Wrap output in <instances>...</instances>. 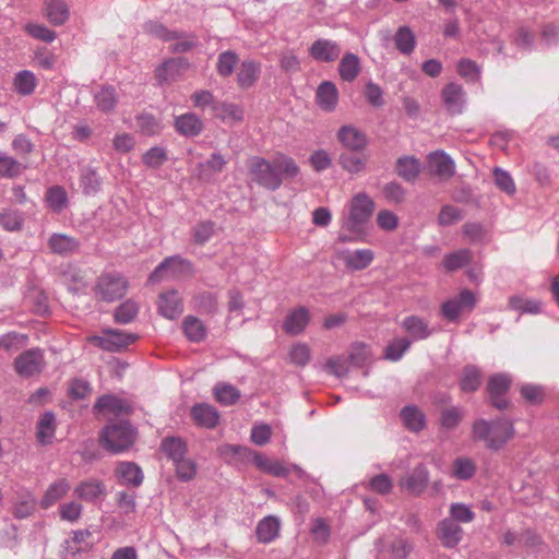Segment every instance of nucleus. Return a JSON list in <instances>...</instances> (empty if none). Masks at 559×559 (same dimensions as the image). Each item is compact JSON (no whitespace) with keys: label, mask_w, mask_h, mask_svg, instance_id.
<instances>
[{"label":"nucleus","mask_w":559,"mask_h":559,"mask_svg":"<svg viewBox=\"0 0 559 559\" xmlns=\"http://www.w3.org/2000/svg\"><path fill=\"white\" fill-rule=\"evenodd\" d=\"M136 340V334L127 333L117 329H108L104 331L103 335H92L87 337L90 343L108 352H118L134 343Z\"/></svg>","instance_id":"obj_5"},{"label":"nucleus","mask_w":559,"mask_h":559,"mask_svg":"<svg viewBox=\"0 0 559 559\" xmlns=\"http://www.w3.org/2000/svg\"><path fill=\"white\" fill-rule=\"evenodd\" d=\"M21 171L22 166L15 158L4 154L0 155V177H17Z\"/></svg>","instance_id":"obj_59"},{"label":"nucleus","mask_w":559,"mask_h":559,"mask_svg":"<svg viewBox=\"0 0 559 559\" xmlns=\"http://www.w3.org/2000/svg\"><path fill=\"white\" fill-rule=\"evenodd\" d=\"M45 15L56 26L63 25L70 15L69 7L64 0H45Z\"/></svg>","instance_id":"obj_25"},{"label":"nucleus","mask_w":559,"mask_h":559,"mask_svg":"<svg viewBox=\"0 0 559 559\" xmlns=\"http://www.w3.org/2000/svg\"><path fill=\"white\" fill-rule=\"evenodd\" d=\"M45 368L44 352L32 348L20 354L14 360V369L21 377L28 378L40 373Z\"/></svg>","instance_id":"obj_6"},{"label":"nucleus","mask_w":559,"mask_h":559,"mask_svg":"<svg viewBox=\"0 0 559 559\" xmlns=\"http://www.w3.org/2000/svg\"><path fill=\"white\" fill-rule=\"evenodd\" d=\"M50 251L58 255H71L80 251L81 243L73 236L55 233L48 239Z\"/></svg>","instance_id":"obj_13"},{"label":"nucleus","mask_w":559,"mask_h":559,"mask_svg":"<svg viewBox=\"0 0 559 559\" xmlns=\"http://www.w3.org/2000/svg\"><path fill=\"white\" fill-rule=\"evenodd\" d=\"M463 417V409L460 407L445 408L441 413L440 424L444 429H454Z\"/></svg>","instance_id":"obj_60"},{"label":"nucleus","mask_w":559,"mask_h":559,"mask_svg":"<svg viewBox=\"0 0 559 559\" xmlns=\"http://www.w3.org/2000/svg\"><path fill=\"white\" fill-rule=\"evenodd\" d=\"M428 167L431 174L447 180L454 176V160L444 151H436L428 155Z\"/></svg>","instance_id":"obj_10"},{"label":"nucleus","mask_w":559,"mask_h":559,"mask_svg":"<svg viewBox=\"0 0 559 559\" xmlns=\"http://www.w3.org/2000/svg\"><path fill=\"white\" fill-rule=\"evenodd\" d=\"M38 84L36 75L29 70H22L13 78V88L21 96L32 95Z\"/></svg>","instance_id":"obj_29"},{"label":"nucleus","mask_w":559,"mask_h":559,"mask_svg":"<svg viewBox=\"0 0 559 559\" xmlns=\"http://www.w3.org/2000/svg\"><path fill=\"white\" fill-rule=\"evenodd\" d=\"M139 307L133 300H127L115 311V321L121 324L131 322L138 314Z\"/></svg>","instance_id":"obj_54"},{"label":"nucleus","mask_w":559,"mask_h":559,"mask_svg":"<svg viewBox=\"0 0 559 559\" xmlns=\"http://www.w3.org/2000/svg\"><path fill=\"white\" fill-rule=\"evenodd\" d=\"M338 164L345 171L357 175L366 169L367 159L352 153H342L338 157Z\"/></svg>","instance_id":"obj_46"},{"label":"nucleus","mask_w":559,"mask_h":559,"mask_svg":"<svg viewBox=\"0 0 559 559\" xmlns=\"http://www.w3.org/2000/svg\"><path fill=\"white\" fill-rule=\"evenodd\" d=\"M239 58L235 51L227 50L218 55L216 69L219 75L229 76L237 66Z\"/></svg>","instance_id":"obj_49"},{"label":"nucleus","mask_w":559,"mask_h":559,"mask_svg":"<svg viewBox=\"0 0 559 559\" xmlns=\"http://www.w3.org/2000/svg\"><path fill=\"white\" fill-rule=\"evenodd\" d=\"M289 362L305 367L311 359V349L306 343H296L288 353Z\"/></svg>","instance_id":"obj_50"},{"label":"nucleus","mask_w":559,"mask_h":559,"mask_svg":"<svg viewBox=\"0 0 559 559\" xmlns=\"http://www.w3.org/2000/svg\"><path fill=\"white\" fill-rule=\"evenodd\" d=\"M401 418L404 426L414 432L423 430L426 426L425 414L415 405L405 406L401 411Z\"/></svg>","instance_id":"obj_32"},{"label":"nucleus","mask_w":559,"mask_h":559,"mask_svg":"<svg viewBox=\"0 0 559 559\" xmlns=\"http://www.w3.org/2000/svg\"><path fill=\"white\" fill-rule=\"evenodd\" d=\"M185 335L191 341L199 343L203 341L206 336V329L203 322L192 316H188L185 318L182 323Z\"/></svg>","instance_id":"obj_41"},{"label":"nucleus","mask_w":559,"mask_h":559,"mask_svg":"<svg viewBox=\"0 0 559 559\" xmlns=\"http://www.w3.org/2000/svg\"><path fill=\"white\" fill-rule=\"evenodd\" d=\"M174 127L179 134L187 138L198 136L204 129L203 121L193 112L177 116Z\"/></svg>","instance_id":"obj_17"},{"label":"nucleus","mask_w":559,"mask_h":559,"mask_svg":"<svg viewBox=\"0 0 559 559\" xmlns=\"http://www.w3.org/2000/svg\"><path fill=\"white\" fill-rule=\"evenodd\" d=\"M142 29L147 36L163 41H171L180 38L179 31L168 28L158 20L145 21L142 25Z\"/></svg>","instance_id":"obj_23"},{"label":"nucleus","mask_w":559,"mask_h":559,"mask_svg":"<svg viewBox=\"0 0 559 559\" xmlns=\"http://www.w3.org/2000/svg\"><path fill=\"white\" fill-rule=\"evenodd\" d=\"M217 453L226 463L238 465L249 460L250 449L235 444H222L217 448Z\"/></svg>","instance_id":"obj_30"},{"label":"nucleus","mask_w":559,"mask_h":559,"mask_svg":"<svg viewBox=\"0 0 559 559\" xmlns=\"http://www.w3.org/2000/svg\"><path fill=\"white\" fill-rule=\"evenodd\" d=\"M96 107L103 112H111L117 106V94L112 86H102L94 94Z\"/></svg>","instance_id":"obj_34"},{"label":"nucleus","mask_w":559,"mask_h":559,"mask_svg":"<svg viewBox=\"0 0 559 559\" xmlns=\"http://www.w3.org/2000/svg\"><path fill=\"white\" fill-rule=\"evenodd\" d=\"M135 431L128 423L107 426L100 437L103 445L112 453H119L132 445Z\"/></svg>","instance_id":"obj_3"},{"label":"nucleus","mask_w":559,"mask_h":559,"mask_svg":"<svg viewBox=\"0 0 559 559\" xmlns=\"http://www.w3.org/2000/svg\"><path fill=\"white\" fill-rule=\"evenodd\" d=\"M248 167L251 180L271 191L277 190L284 178H294L299 173L296 162L281 153L275 155L272 163L253 156L249 159Z\"/></svg>","instance_id":"obj_1"},{"label":"nucleus","mask_w":559,"mask_h":559,"mask_svg":"<svg viewBox=\"0 0 559 559\" xmlns=\"http://www.w3.org/2000/svg\"><path fill=\"white\" fill-rule=\"evenodd\" d=\"M213 392L216 401L225 406L233 405L240 399L239 390L231 384L218 383Z\"/></svg>","instance_id":"obj_44"},{"label":"nucleus","mask_w":559,"mask_h":559,"mask_svg":"<svg viewBox=\"0 0 559 559\" xmlns=\"http://www.w3.org/2000/svg\"><path fill=\"white\" fill-rule=\"evenodd\" d=\"M252 461L253 464L261 471L266 472L269 474L275 476H284L286 474V468L278 462H274L269 460L261 453L250 450L249 460Z\"/></svg>","instance_id":"obj_36"},{"label":"nucleus","mask_w":559,"mask_h":559,"mask_svg":"<svg viewBox=\"0 0 559 559\" xmlns=\"http://www.w3.org/2000/svg\"><path fill=\"white\" fill-rule=\"evenodd\" d=\"M261 64L254 60H245L237 72V83L241 88L251 87L259 79Z\"/></svg>","instance_id":"obj_24"},{"label":"nucleus","mask_w":559,"mask_h":559,"mask_svg":"<svg viewBox=\"0 0 559 559\" xmlns=\"http://www.w3.org/2000/svg\"><path fill=\"white\" fill-rule=\"evenodd\" d=\"M213 115L225 123H238L243 119V109L235 103H218L213 105Z\"/></svg>","instance_id":"obj_26"},{"label":"nucleus","mask_w":559,"mask_h":559,"mask_svg":"<svg viewBox=\"0 0 559 559\" xmlns=\"http://www.w3.org/2000/svg\"><path fill=\"white\" fill-rule=\"evenodd\" d=\"M189 67L190 63L185 58H170L156 68V79L160 84L175 82Z\"/></svg>","instance_id":"obj_9"},{"label":"nucleus","mask_w":559,"mask_h":559,"mask_svg":"<svg viewBox=\"0 0 559 559\" xmlns=\"http://www.w3.org/2000/svg\"><path fill=\"white\" fill-rule=\"evenodd\" d=\"M491 423L485 419H478L473 425V437L486 442L487 447L497 450V441L491 437Z\"/></svg>","instance_id":"obj_48"},{"label":"nucleus","mask_w":559,"mask_h":559,"mask_svg":"<svg viewBox=\"0 0 559 559\" xmlns=\"http://www.w3.org/2000/svg\"><path fill=\"white\" fill-rule=\"evenodd\" d=\"M280 520L273 515L263 518L257 525V537L260 543L269 544L280 534Z\"/></svg>","instance_id":"obj_27"},{"label":"nucleus","mask_w":559,"mask_h":559,"mask_svg":"<svg viewBox=\"0 0 559 559\" xmlns=\"http://www.w3.org/2000/svg\"><path fill=\"white\" fill-rule=\"evenodd\" d=\"M191 416L198 426L214 428L219 420L218 412L209 404H197L191 409Z\"/></svg>","instance_id":"obj_22"},{"label":"nucleus","mask_w":559,"mask_h":559,"mask_svg":"<svg viewBox=\"0 0 559 559\" xmlns=\"http://www.w3.org/2000/svg\"><path fill=\"white\" fill-rule=\"evenodd\" d=\"M46 201L53 212H61L69 202L67 191L60 186H53L47 190Z\"/></svg>","instance_id":"obj_45"},{"label":"nucleus","mask_w":559,"mask_h":559,"mask_svg":"<svg viewBox=\"0 0 559 559\" xmlns=\"http://www.w3.org/2000/svg\"><path fill=\"white\" fill-rule=\"evenodd\" d=\"M27 337L23 334L10 332L0 336V348L5 352H15L25 345Z\"/></svg>","instance_id":"obj_58"},{"label":"nucleus","mask_w":559,"mask_h":559,"mask_svg":"<svg viewBox=\"0 0 559 559\" xmlns=\"http://www.w3.org/2000/svg\"><path fill=\"white\" fill-rule=\"evenodd\" d=\"M337 140L350 152L364 151L368 145L367 135L354 126H343L337 132Z\"/></svg>","instance_id":"obj_11"},{"label":"nucleus","mask_w":559,"mask_h":559,"mask_svg":"<svg viewBox=\"0 0 559 559\" xmlns=\"http://www.w3.org/2000/svg\"><path fill=\"white\" fill-rule=\"evenodd\" d=\"M491 437L497 441V449L502 447L513 433V425L507 419H497L491 423Z\"/></svg>","instance_id":"obj_47"},{"label":"nucleus","mask_w":559,"mask_h":559,"mask_svg":"<svg viewBox=\"0 0 559 559\" xmlns=\"http://www.w3.org/2000/svg\"><path fill=\"white\" fill-rule=\"evenodd\" d=\"M403 329L412 336L413 340H425L432 334V330L419 317L411 316L404 319Z\"/></svg>","instance_id":"obj_33"},{"label":"nucleus","mask_w":559,"mask_h":559,"mask_svg":"<svg viewBox=\"0 0 559 559\" xmlns=\"http://www.w3.org/2000/svg\"><path fill=\"white\" fill-rule=\"evenodd\" d=\"M481 383V373L480 370L473 365H468L464 367L461 379H460V388L463 392H474L476 391Z\"/></svg>","instance_id":"obj_40"},{"label":"nucleus","mask_w":559,"mask_h":559,"mask_svg":"<svg viewBox=\"0 0 559 559\" xmlns=\"http://www.w3.org/2000/svg\"><path fill=\"white\" fill-rule=\"evenodd\" d=\"M309 321V310L305 307H299L287 313L283 323V330L289 335H298L306 330Z\"/></svg>","instance_id":"obj_16"},{"label":"nucleus","mask_w":559,"mask_h":559,"mask_svg":"<svg viewBox=\"0 0 559 559\" xmlns=\"http://www.w3.org/2000/svg\"><path fill=\"white\" fill-rule=\"evenodd\" d=\"M459 75L467 83H477L480 80L481 68L472 59L462 58L457 61Z\"/></svg>","instance_id":"obj_42"},{"label":"nucleus","mask_w":559,"mask_h":559,"mask_svg":"<svg viewBox=\"0 0 559 559\" xmlns=\"http://www.w3.org/2000/svg\"><path fill=\"white\" fill-rule=\"evenodd\" d=\"M0 225L9 231L20 230L23 225V215L17 210H5L0 214Z\"/></svg>","instance_id":"obj_53"},{"label":"nucleus","mask_w":559,"mask_h":559,"mask_svg":"<svg viewBox=\"0 0 559 559\" xmlns=\"http://www.w3.org/2000/svg\"><path fill=\"white\" fill-rule=\"evenodd\" d=\"M94 408L98 411H107L114 415L120 416L131 413L132 404L128 400L109 394L100 396Z\"/></svg>","instance_id":"obj_20"},{"label":"nucleus","mask_w":559,"mask_h":559,"mask_svg":"<svg viewBox=\"0 0 559 559\" xmlns=\"http://www.w3.org/2000/svg\"><path fill=\"white\" fill-rule=\"evenodd\" d=\"M129 288L127 278L119 273H105L100 275L95 285L96 295L105 301L122 298Z\"/></svg>","instance_id":"obj_4"},{"label":"nucleus","mask_w":559,"mask_h":559,"mask_svg":"<svg viewBox=\"0 0 559 559\" xmlns=\"http://www.w3.org/2000/svg\"><path fill=\"white\" fill-rule=\"evenodd\" d=\"M143 163L150 168H158L167 160V153L160 146L151 147L142 157Z\"/></svg>","instance_id":"obj_57"},{"label":"nucleus","mask_w":559,"mask_h":559,"mask_svg":"<svg viewBox=\"0 0 559 559\" xmlns=\"http://www.w3.org/2000/svg\"><path fill=\"white\" fill-rule=\"evenodd\" d=\"M475 473V466L468 459H457L453 465V475L460 479H468Z\"/></svg>","instance_id":"obj_64"},{"label":"nucleus","mask_w":559,"mask_h":559,"mask_svg":"<svg viewBox=\"0 0 559 559\" xmlns=\"http://www.w3.org/2000/svg\"><path fill=\"white\" fill-rule=\"evenodd\" d=\"M374 211L373 200L365 192L355 194L341 216V227L355 235L364 231L365 225Z\"/></svg>","instance_id":"obj_2"},{"label":"nucleus","mask_w":559,"mask_h":559,"mask_svg":"<svg viewBox=\"0 0 559 559\" xmlns=\"http://www.w3.org/2000/svg\"><path fill=\"white\" fill-rule=\"evenodd\" d=\"M395 45L403 55H411L416 46L413 31L407 26H401L395 34Z\"/></svg>","instance_id":"obj_43"},{"label":"nucleus","mask_w":559,"mask_h":559,"mask_svg":"<svg viewBox=\"0 0 559 559\" xmlns=\"http://www.w3.org/2000/svg\"><path fill=\"white\" fill-rule=\"evenodd\" d=\"M473 258V253L469 249H460L450 253H447L443 258L442 265L448 272L456 271L467 265Z\"/></svg>","instance_id":"obj_35"},{"label":"nucleus","mask_w":559,"mask_h":559,"mask_svg":"<svg viewBox=\"0 0 559 559\" xmlns=\"http://www.w3.org/2000/svg\"><path fill=\"white\" fill-rule=\"evenodd\" d=\"M345 266L353 271L366 269L374 259V253L370 249H357L354 251L345 250L337 253Z\"/></svg>","instance_id":"obj_14"},{"label":"nucleus","mask_w":559,"mask_h":559,"mask_svg":"<svg viewBox=\"0 0 559 559\" xmlns=\"http://www.w3.org/2000/svg\"><path fill=\"white\" fill-rule=\"evenodd\" d=\"M192 267L188 260L178 255L166 258L150 275L151 283L159 282L163 275L178 277L185 274H191Z\"/></svg>","instance_id":"obj_7"},{"label":"nucleus","mask_w":559,"mask_h":559,"mask_svg":"<svg viewBox=\"0 0 559 559\" xmlns=\"http://www.w3.org/2000/svg\"><path fill=\"white\" fill-rule=\"evenodd\" d=\"M340 45L331 39H317L309 48L310 56L318 62H333L341 55Z\"/></svg>","instance_id":"obj_12"},{"label":"nucleus","mask_w":559,"mask_h":559,"mask_svg":"<svg viewBox=\"0 0 559 559\" xmlns=\"http://www.w3.org/2000/svg\"><path fill=\"white\" fill-rule=\"evenodd\" d=\"M412 549V544L403 537L395 538L390 545V554L394 559H405Z\"/></svg>","instance_id":"obj_63"},{"label":"nucleus","mask_w":559,"mask_h":559,"mask_svg":"<svg viewBox=\"0 0 559 559\" xmlns=\"http://www.w3.org/2000/svg\"><path fill=\"white\" fill-rule=\"evenodd\" d=\"M159 313L170 320L178 318L183 311V304L178 292L168 290L159 296Z\"/></svg>","instance_id":"obj_18"},{"label":"nucleus","mask_w":559,"mask_h":559,"mask_svg":"<svg viewBox=\"0 0 559 559\" xmlns=\"http://www.w3.org/2000/svg\"><path fill=\"white\" fill-rule=\"evenodd\" d=\"M441 99L448 112L460 115L466 105V93L462 85L451 82L443 87Z\"/></svg>","instance_id":"obj_8"},{"label":"nucleus","mask_w":559,"mask_h":559,"mask_svg":"<svg viewBox=\"0 0 559 559\" xmlns=\"http://www.w3.org/2000/svg\"><path fill=\"white\" fill-rule=\"evenodd\" d=\"M25 32L29 36L45 43H52L56 39V33L41 24L27 23L25 25Z\"/></svg>","instance_id":"obj_56"},{"label":"nucleus","mask_w":559,"mask_h":559,"mask_svg":"<svg viewBox=\"0 0 559 559\" xmlns=\"http://www.w3.org/2000/svg\"><path fill=\"white\" fill-rule=\"evenodd\" d=\"M438 536L444 547L452 548L462 540L463 530L452 519H444L439 523Z\"/></svg>","instance_id":"obj_19"},{"label":"nucleus","mask_w":559,"mask_h":559,"mask_svg":"<svg viewBox=\"0 0 559 559\" xmlns=\"http://www.w3.org/2000/svg\"><path fill=\"white\" fill-rule=\"evenodd\" d=\"M420 171L419 162L412 156H404L396 162V173L406 181L415 180Z\"/></svg>","instance_id":"obj_39"},{"label":"nucleus","mask_w":559,"mask_h":559,"mask_svg":"<svg viewBox=\"0 0 559 559\" xmlns=\"http://www.w3.org/2000/svg\"><path fill=\"white\" fill-rule=\"evenodd\" d=\"M56 432V416L52 412H45L37 423V439L41 444H50Z\"/></svg>","instance_id":"obj_31"},{"label":"nucleus","mask_w":559,"mask_h":559,"mask_svg":"<svg viewBox=\"0 0 559 559\" xmlns=\"http://www.w3.org/2000/svg\"><path fill=\"white\" fill-rule=\"evenodd\" d=\"M164 453L174 462L183 459L186 453V443L179 438H166L162 442Z\"/></svg>","instance_id":"obj_51"},{"label":"nucleus","mask_w":559,"mask_h":559,"mask_svg":"<svg viewBox=\"0 0 559 559\" xmlns=\"http://www.w3.org/2000/svg\"><path fill=\"white\" fill-rule=\"evenodd\" d=\"M510 383L511 379L507 374H495L489 379L488 391L492 399V405L499 409H502L507 406V403L504 401L498 400V397L507 392Z\"/></svg>","instance_id":"obj_28"},{"label":"nucleus","mask_w":559,"mask_h":559,"mask_svg":"<svg viewBox=\"0 0 559 559\" xmlns=\"http://www.w3.org/2000/svg\"><path fill=\"white\" fill-rule=\"evenodd\" d=\"M317 104L324 111H333L338 102V91L334 83L322 82L317 90Z\"/></svg>","instance_id":"obj_21"},{"label":"nucleus","mask_w":559,"mask_h":559,"mask_svg":"<svg viewBox=\"0 0 559 559\" xmlns=\"http://www.w3.org/2000/svg\"><path fill=\"white\" fill-rule=\"evenodd\" d=\"M409 346L411 342L407 338H395L385 347L384 357L388 360L397 361L402 358L404 353L407 352Z\"/></svg>","instance_id":"obj_52"},{"label":"nucleus","mask_w":559,"mask_h":559,"mask_svg":"<svg viewBox=\"0 0 559 559\" xmlns=\"http://www.w3.org/2000/svg\"><path fill=\"white\" fill-rule=\"evenodd\" d=\"M379 228L385 231H393L399 226V217L389 210H381L377 215Z\"/></svg>","instance_id":"obj_62"},{"label":"nucleus","mask_w":559,"mask_h":559,"mask_svg":"<svg viewBox=\"0 0 559 559\" xmlns=\"http://www.w3.org/2000/svg\"><path fill=\"white\" fill-rule=\"evenodd\" d=\"M115 474L119 485L127 487H139L144 478L141 467L133 462L119 463Z\"/></svg>","instance_id":"obj_15"},{"label":"nucleus","mask_w":559,"mask_h":559,"mask_svg":"<svg viewBox=\"0 0 559 559\" xmlns=\"http://www.w3.org/2000/svg\"><path fill=\"white\" fill-rule=\"evenodd\" d=\"M463 218L462 211L452 205H444L439 214L438 222L442 226H450Z\"/></svg>","instance_id":"obj_61"},{"label":"nucleus","mask_w":559,"mask_h":559,"mask_svg":"<svg viewBox=\"0 0 559 559\" xmlns=\"http://www.w3.org/2000/svg\"><path fill=\"white\" fill-rule=\"evenodd\" d=\"M493 177H495V182L497 185V187L506 192L507 194L509 195H513L516 191V188H515V183L511 177V175L499 168V167H496L493 169Z\"/></svg>","instance_id":"obj_55"},{"label":"nucleus","mask_w":559,"mask_h":559,"mask_svg":"<svg viewBox=\"0 0 559 559\" xmlns=\"http://www.w3.org/2000/svg\"><path fill=\"white\" fill-rule=\"evenodd\" d=\"M338 72L343 80L354 81L360 72L359 58L352 52L345 53L340 62Z\"/></svg>","instance_id":"obj_37"},{"label":"nucleus","mask_w":559,"mask_h":559,"mask_svg":"<svg viewBox=\"0 0 559 559\" xmlns=\"http://www.w3.org/2000/svg\"><path fill=\"white\" fill-rule=\"evenodd\" d=\"M102 179L94 168L87 167L81 171L80 187L84 194L93 195L100 190Z\"/></svg>","instance_id":"obj_38"}]
</instances>
